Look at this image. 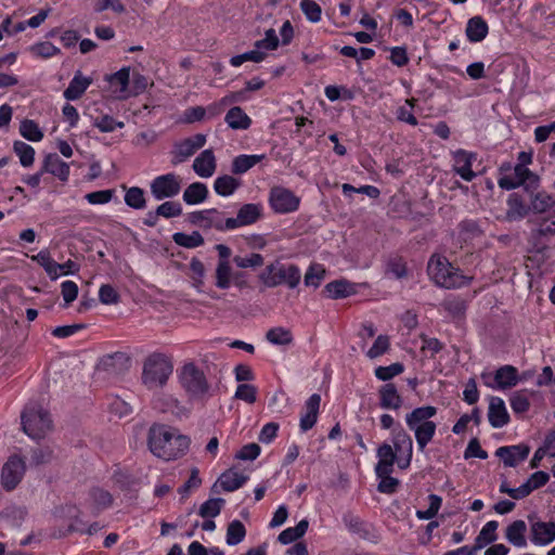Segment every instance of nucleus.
Returning a JSON list of instances; mask_svg holds the SVG:
<instances>
[{"label": "nucleus", "mask_w": 555, "mask_h": 555, "mask_svg": "<svg viewBox=\"0 0 555 555\" xmlns=\"http://www.w3.org/2000/svg\"><path fill=\"white\" fill-rule=\"evenodd\" d=\"M191 439L180 433L178 428L166 424H153L147 433L150 451L165 461L182 457L189 450Z\"/></svg>", "instance_id": "nucleus-1"}, {"label": "nucleus", "mask_w": 555, "mask_h": 555, "mask_svg": "<svg viewBox=\"0 0 555 555\" xmlns=\"http://www.w3.org/2000/svg\"><path fill=\"white\" fill-rule=\"evenodd\" d=\"M428 275L436 285L444 288H459L468 285L473 278L464 275L443 256L434 255L427 266Z\"/></svg>", "instance_id": "nucleus-2"}, {"label": "nucleus", "mask_w": 555, "mask_h": 555, "mask_svg": "<svg viewBox=\"0 0 555 555\" xmlns=\"http://www.w3.org/2000/svg\"><path fill=\"white\" fill-rule=\"evenodd\" d=\"M437 413V409L431 405L414 409L406 414L405 422L408 427L414 431L417 447L423 451L431 441L436 433V424L430 421Z\"/></svg>", "instance_id": "nucleus-3"}, {"label": "nucleus", "mask_w": 555, "mask_h": 555, "mask_svg": "<svg viewBox=\"0 0 555 555\" xmlns=\"http://www.w3.org/2000/svg\"><path fill=\"white\" fill-rule=\"evenodd\" d=\"M258 278L266 287L272 288L286 284L289 288H295L300 282L301 274L297 266L284 264L275 260L268 264Z\"/></svg>", "instance_id": "nucleus-4"}, {"label": "nucleus", "mask_w": 555, "mask_h": 555, "mask_svg": "<svg viewBox=\"0 0 555 555\" xmlns=\"http://www.w3.org/2000/svg\"><path fill=\"white\" fill-rule=\"evenodd\" d=\"M172 370V363L166 356L153 353L144 361L142 382L149 389L163 387Z\"/></svg>", "instance_id": "nucleus-5"}, {"label": "nucleus", "mask_w": 555, "mask_h": 555, "mask_svg": "<svg viewBox=\"0 0 555 555\" xmlns=\"http://www.w3.org/2000/svg\"><path fill=\"white\" fill-rule=\"evenodd\" d=\"M21 418L24 433L35 440L44 438L52 428L50 414L37 404L26 406Z\"/></svg>", "instance_id": "nucleus-6"}, {"label": "nucleus", "mask_w": 555, "mask_h": 555, "mask_svg": "<svg viewBox=\"0 0 555 555\" xmlns=\"http://www.w3.org/2000/svg\"><path fill=\"white\" fill-rule=\"evenodd\" d=\"M181 387L192 399H202L209 391L205 373L193 362L185 363L179 372Z\"/></svg>", "instance_id": "nucleus-7"}, {"label": "nucleus", "mask_w": 555, "mask_h": 555, "mask_svg": "<svg viewBox=\"0 0 555 555\" xmlns=\"http://www.w3.org/2000/svg\"><path fill=\"white\" fill-rule=\"evenodd\" d=\"M498 184L507 191L522 186L527 193H533L540 186V178L527 167L516 165L513 168V173L502 176L498 180Z\"/></svg>", "instance_id": "nucleus-8"}, {"label": "nucleus", "mask_w": 555, "mask_h": 555, "mask_svg": "<svg viewBox=\"0 0 555 555\" xmlns=\"http://www.w3.org/2000/svg\"><path fill=\"white\" fill-rule=\"evenodd\" d=\"M182 179L173 173H166L154 178L150 184L151 194L156 201L171 198L181 191Z\"/></svg>", "instance_id": "nucleus-9"}, {"label": "nucleus", "mask_w": 555, "mask_h": 555, "mask_svg": "<svg viewBox=\"0 0 555 555\" xmlns=\"http://www.w3.org/2000/svg\"><path fill=\"white\" fill-rule=\"evenodd\" d=\"M393 450L399 454L398 466L405 469L410 466L413 454V442L410 435L400 426H396L391 431Z\"/></svg>", "instance_id": "nucleus-10"}, {"label": "nucleus", "mask_w": 555, "mask_h": 555, "mask_svg": "<svg viewBox=\"0 0 555 555\" xmlns=\"http://www.w3.org/2000/svg\"><path fill=\"white\" fill-rule=\"evenodd\" d=\"M25 473L24 461L16 456H10L1 470V483L8 491H12L21 482Z\"/></svg>", "instance_id": "nucleus-11"}, {"label": "nucleus", "mask_w": 555, "mask_h": 555, "mask_svg": "<svg viewBox=\"0 0 555 555\" xmlns=\"http://www.w3.org/2000/svg\"><path fill=\"white\" fill-rule=\"evenodd\" d=\"M262 216V206L260 204H244L237 211L235 218H227L229 229L234 230L256 223Z\"/></svg>", "instance_id": "nucleus-12"}, {"label": "nucleus", "mask_w": 555, "mask_h": 555, "mask_svg": "<svg viewBox=\"0 0 555 555\" xmlns=\"http://www.w3.org/2000/svg\"><path fill=\"white\" fill-rule=\"evenodd\" d=\"M270 204L275 212L286 214L298 208L299 198L289 190L274 188L270 193Z\"/></svg>", "instance_id": "nucleus-13"}, {"label": "nucleus", "mask_w": 555, "mask_h": 555, "mask_svg": "<svg viewBox=\"0 0 555 555\" xmlns=\"http://www.w3.org/2000/svg\"><path fill=\"white\" fill-rule=\"evenodd\" d=\"M530 540L535 545H547L555 541V522L529 517Z\"/></svg>", "instance_id": "nucleus-14"}, {"label": "nucleus", "mask_w": 555, "mask_h": 555, "mask_svg": "<svg viewBox=\"0 0 555 555\" xmlns=\"http://www.w3.org/2000/svg\"><path fill=\"white\" fill-rule=\"evenodd\" d=\"M153 406L162 413H170L178 418L186 417L190 412L178 399L168 393H158L153 400Z\"/></svg>", "instance_id": "nucleus-15"}, {"label": "nucleus", "mask_w": 555, "mask_h": 555, "mask_svg": "<svg viewBox=\"0 0 555 555\" xmlns=\"http://www.w3.org/2000/svg\"><path fill=\"white\" fill-rule=\"evenodd\" d=\"M343 521L351 533L358 534L363 540L376 542L377 535L373 526L363 521L358 516L348 512L344 514Z\"/></svg>", "instance_id": "nucleus-16"}, {"label": "nucleus", "mask_w": 555, "mask_h": 555, "mask_svg": "<svg viewBox=\"0 0 555 555\" xmlns=\"http://www.w3.org/2000/svg\"><path fill=\"white\" fill-rule=\"evenodd\" d=\"M530 448L526 444L501 447L496 449L495 455L500 457L507 467H515L527 459Z\"/></svg>", "instance_id": "nucleus-17"}, {"label": "nucleus", "mask_w": 555, "mask_h": 555, "mask_svg": "<svg viewBox=\"0 0 555 555\" xmlns=\"http://www.w3.org/2000/svg\"><path fill=\"white\" fill-rule=\"evenodd\" d=\"M378 462L375 466L376 475H386L393 472V464L399 461V454L388 443H383L377 449Z\"/></svg>", "instance_id": "nucleus-18"}, {"label": "nucleus", "mask_w": 555, "mask_h": 555, "mask_svg": "<svg viewBox=\"0 0 555 555\" xmlns=\"http://www.w3.org/2000/svg\"><path fill=\"white\" fill-rule=\"evenodd\" d=\"M41 172H49L61 181H67L69 177V166L63 162L57 154L52 153L44 157Z\"/></svg>", "instance_id": "nucleus-19"}, {"label": "nucleus", "mask_w": 555, "mask_h": 555, "mask_svg": "<svg viewBox=\"0 0 555 555\" xmlns=\"http://www.w3.org/2000/svg\"><path fill=\"white\" fill-rule=\"evenodd\" d=\"M475 157V154L464 150L454 153V171L465 181L469 182L476 177V173L472 170V163Z\"/></svg>", "instance_id": "nucleus-20"}, {"label": "nucleus", "mask_w": 555, "mask_h": 555, "mask_svg": "<svg viewBox=\"0 0 555 555\" xmlns=\"http://www.w3.org/2000/svg\"><path fill=\"white\" fill-rule=\"evenodd\" d=\"M193 170L202 178L211 177L217 168L212 150L203 151L193 162Z\"/></svg>", "instance_id": "nucleus-21"}, {"label": "nucleus", "mask_w": 555, "mask_h": 555, "mask_svg": "<svg viewBox=\"0 0 555 555\" xmlns=\"http://www.w3.org/2000/svg\"><path fill=\"white\" fill-rule=\"evenodd\" d=\"M379 406L386 410H398L402 405V398L392 383L383 385L378 390Z\"/></svg>", "instance_id": "nucleus-22"}, {"label": "nucleus", "mask_w": 555, "mask_h": 555, "mask_svg": "<svg viewBox=\"0 0 555 555\" xmlns=\"http://www.w3.org/2000/svg\"><path fill=\"white\" fill-rule=\"evenodd\" d=\"M488 420L492 427L501 428L509 421L504 401L499 397H492L489 404Z\"/></svg>", "instance_id": "nucleus-23"}, {"label": "nucleus", "mask_w": 555, "mask_h": 555, "mask_svg": "<svg viewBox=\"0 0 555 555\" xmlns=\"http://www.w3.org/2000/svg\"><path fill=\"white\" fill-rule=\"evenodd\" d=\"M321 403V397L317 393H313L306 401L305 409L306 412L300 417V429L302 431H308L311 429L318 420L319 409Z\"/></svg>", "instance_id": "nucleus-24"}, {"label": "nucleus", "mask_w": 555, "mask_h": 555, "mask_svg": "<svg viewBox=\"0 0 555 555\" xmlns=\"http://www.w3.org/2000/svg\"><path fill=\"white\" fill-rule=\"evenodd\" d=\"M530 208L527 206L517 193H513L507 199V210L505 214V220L508 222L518 221L527 217Z\"/></svg>", "instance_id": "nucleus-25"}, {"label": "nucleus", "mask_w": 555, "mask_h": 555, "mask_svg": "<svg viewBox=\"0 0 555 555\" xmlns=\"http://www.w3.org/2000/svg\"><path fill=\"white\" fill-rule=\"evenodd\" d=\"M91 82V78L83 77L79 70L76 72L68 87L64 91V98L68 101L78 100L85 93Z\"/></svg>", "instance_id": "nucleus-26"}, {"label": "nucleus", "mask_w": 555, "mask_h": 555, "mask_svg": "<svg viewBox=\"0 0 555 555\" xmlns=\"http://www.w3.org/2000/svg\"><path fill=\"white\" fill-rule=\"evenodd\" d=\"M527 525L524 520L518 519L507 526L505 530L506 540L516 547L527 546Z\"/></svg>", "instance_id": "nucleus-27"}, {"label": "nucleus", "mask_w": 555, "mask_h": 555, "mask_svg": "<svg viewBox=\"0 0 555 555\" xmlns=\"http://www.w3.org/2000/svg\"><path fill=\"white\" fill-rule=\"evenodd\" d=\"M224 120L233 130H246L251 125V119L240 106L230 108L225 114Z\"/></svg>", "instance_id": "nucleus-28"}, {"label": "nucleus", "mask_w": 555, "mask_h": 555, "mask_svg": "<svg viewBox=\"0 0 555 555\" xmlns=\"http://www.w3.org/2000/svg\"><path fill=\"white\" fill-rule=\"evenodd\" d=\"M494 380L500 389H508L517 385V369L512 365L501 366L495 371Z\"/></svg>", "instance_id": "nucleus-29"}, {"label": "nucleus", "mask_w": 555, "mask_h": 555, "mask_svg": "<svg viewBox=\"0 0 555 555\" xmlns=\"http://www.w3.org/2000/svg\"><path fill=\"white\" fill-rule=\"evenodd\" d=\"M247 480L246 475L229 469L219 477L218 483L222 490L232 492L240 489Z\"/></svg>", "instance_id": "nucleus-30"}, {"label": "nucleus", "mask_w": 555, "mask_h": 555, "mask_svg": "<svg viewBox=\"0 0 555 555\" xmlns=\"http://www.w3.org/2000/svg\"><path fill=\"white\" fill-rule=\"evenodd\" d=\"M324 291L328 294L330 298L338 299L346 298L356 294L354 284L346 280H336L325 285Z\"/></svg>", "instance_id": "nucleus-31"}, {"label": "nucleus", "mask_w": 555, "mask_h": 555, "mask_svg": "<svg viewBox=\"0 0 555 555\" xmlns=\"http://www.w3.org/2000/svg\"><path fill=\"white\" fill-rule=\"evenodd\" d=\"M498 527H499V524L495 520H490V521H488L482 527V529L480 530V532L476 537L475 544L473 546L476 552L481 550V548H483L486 545L496 541V539H498V534H496Z\"/></svg>", "instance_id": "nucleus-32"}, {"label": "nucleus", "mask_w": 555, "mask_h": 555, "mask_svg": "<svg viewBox=\"0 0 555 555\" xmlns=\"http://www.w3.org/2000/svg\"><path fill=\"white\" fill-rule=\"evenodd\" d=\"M488 25L480 16L472 17L466 27V36L470 42H479L486 38Z\"/></svg>", "instance_id": "nucleus-33"}, {"label": "nucleus", "mask_w": 555, "mask_h": 555, "mask_svg": "<svg viewBox=\"0 0 555 555\" xmlns=\"http://www.w3.org/2000/svg\"><path fill=\"white\" fill-rule=\"evenodd\" d=\"M531 194L530 210L535 214H544L555 206V201L552 195L546 192L534 191Z\"/></svg>", "instance_id": "nucleus-34"}, {"label": "nucleus", "mask_w": 555, "mask_h": 555, "mask_svg": "<svg viewBox=\"0 0 555 555\" xmlns=\"http://www.w3.org/2000/svg\"><path fill=\"white\" fill-rule=\"evenodd\" d=\"M241 184L242 182L240 179L224 175L215 180L214 190L221 196H230L241 186Z\"/></svg>", "instance_id": "nucleus-35"}, {"label": "nucleus", "mask_w": 555, "mask_h": 555, "mask_svg": "<svg viewBox=\"0 0 555 555\" xmlns=\"http://www.w3.org/2000/svg\"><path fill=\"white\" fill-rule=\"evenodd\" d=\"M208 189L202 182L191 183L183 192V201L189 205H195L207 198Z\"/></svg>", "instance_id": "nucleus-36"}, {"label": "nucleus", "mask_w": 555, "mask_h": 555, "mask_svg": "<svg viewBox=\"0 0 555 555\" xmlns=\"http://www.w3.org/2000/svg\"><path fill=\"white\" fill-rule=\"evenodd\" d=\"M266 156L261 155H240L232 160V172L234 175H242L253 168L256 164L260 163Z\"/></svg>", "instance_id": "nucleus-37"}, {"label": "nucleus", "mask_w": 555, "mask_h": 555, "mask_svg": "<svg viewBox=\"0 0 555 555\" xmlns=\"http://www.w3.org/2000/svg\"><path fill=\"white\" fill-rule=\"evenodd\" d=\"M309 522L307 519L300 520L295 527H289L285 530H283L279 537L278 541L282 544H289L297 539L301 538L307 529H308Z\"/></svg>", "instance_id": "nucleus-38"}, {"label": "nucleus", "mask_w": 555, "mask_h": 555, "mask_svg": "<svg viewBox=\"0 0 555 555\" xmlns=\"http://www.w3.org/2000/svg\"><path fill=\"white\" fill-rule=\"evenodd\" d=\"M227 218L223 217V212L216 208L207 209L205 216L204 230L216 229L217 231H230L228 228Z\"/></svg>", "instance_id": "nucleus-39"}, {"label": "nucleus", "mask_w": 555, "mask_h": 555, "mask_svg": "<svg viewBox=\"0 0 555 555\" xmlns=\"http://www.w3.org/2000/svg\"><path fill=\"white\" fill-rule=\"evenodd\" d=\"M550 479L547 473L539 470L533 473L526 482H524L521 488L522 499L528 496L533 490L543 487Z\"/></svg>", "instance_id": "nucleus-40"}, {"label": "nucleus", "mask_w": 555, "mask_h": 555, "mask_svg": "<svg viewBox=\"0 0 555 555\" xmlns=\"http://www.w3.org/2000/svg\"><path fill=\"white\" fill-rule=\"evenodd\" d=\"M173 242L185 248H195L204 244V237L197 231L186 234L183 232H177L172 235Z\"/></svg>", "instance_id": "nucleus-41"}, {"label": "nucleus", "mask_w": 555, "mask_h": 555, "mask_svg": "<svg viewBox=\"0 0 555 555\" xmlns=\"http://www.w3.org/2000/svg\"><path fill=\"white\" fill-rule=\"evenodd\" d=\"M233 278L232 268L230 263L218 262L215 271V285L220 289H227L231 285Z\"/></svg>", "instance_id": "nucleus-42"}, {"label": "nucleus", "mask_w": 555, "mask_h": 555, "mask_svg": "<svg viewBox=\"0 0 555 555\" xmlns=\"http://www.w3.org/2000/svg\"><path fill=\"white\" fill-rule=\"evenodd\" d=\"M90 498L93 503V507L95 508L96 513L108 508L113 504V496L112 494L101 488H93L90 491Z\"/></svg>", "instance_id": "nucleus-43"}, {"label": "nucleus", "mask_w": 555, "mask_h": 555, "mask_svg": "<svg viewBox=\"0 0 555 555\" xmlns=\"http://www.w3.org/2000/svg\"><path fill=\"white\" fill-rule=\"evenodd\" d=\"M15 154L20 158V163L23 167H30L35 160V150L29 144L23 141H15L13 145Z\"/></svg>", "instance_id": "nucleus-44"}, {"label": "nucleus", "mask_w": 555, "mask_h": 555, "mask_svg": "<svg viewBox=\"0 0 555 555\" xmlns=\"http://www.w3.org/2000/svg\"><path fill=\"white\" fill-rule=\"evenodd\" d=\"M246 535V529L242 521L233 520L227 528V544L236 545L241 543Z\"/></svg>", "instance_id": "nucleus-45"}, {"label": "nucleus", "mask_w": 555, "mask_h": 555, "mask_svg": "<svg viewBox=\"0 0 555 555\" xmlns=\"http://www.w3.org/2000/svg\"><path fill=\"white\" fill-rule=\"evenodd\" d=\"M125 203L133 209H143L146 206L144 191L141 188L132 186L125 194Z\"/></svg>", "instance_id": "nucleus-46"}, {"label": "nucleus", "mask_w": 555, "mask_h": 555, "mask_svg": "<svg viewBox=\"0 0 555 555\" xmlns=\"http://www.w3.org/2000/svg\"><path fill=\"white\" fill-rule=\"evenodd\" d=\"M195 150L192 147V145L189 143L186 139H184L181 142H178L175 144L173 151H172V160L171 163L173 165H178L184 160H186L189 157L195 154Z\"/></svg>", "instance_id": "nucleus-47"}, {"label": "nucleus", "mask_w": 555, "mask_h": 555, "mask_svg": "<svg viewBox=\"0 0 555 555\" xmlns=\"http://www.w3.org/2000/svg\"><path fill=\"white\" fill-rule=\"evenodd\" d=\"M223 504L221 498L209 499L201 505L198 514L203 518H214L220 514Z\"/></svg>", "instance_id": "nucleus-48"}, {"label": "nucleus", "mask_w": 555, "mask_h": 555, "mask_svg": "<svg viewBox=\"0 0 555 555\" xmlns=\"http://www.w3.org/2000/svg\"><path fill=\"white\" fill-rule=\"evenodd\" d=\"M266 338L273 345H288L293 340L291 331L281 326L269 330Z\"/></svg>", "instance_id": "nucleus-49"}, {"label": "nucleus", "mask_w": 555, "mask_h": 555, "mask_svg": "<svg viewBox=\"0 0 555 555\" xmlns=\"http://www.w3.org/2000/svg\"><path fill=\"white\" fill-rule=\"evenodd\" d=\"M233 262L236 264L237 268L241 269L257 268L263 264L264 258L262 255L258 253H250L246 256H234Z\"/></svg>", "instance_id": "nucleus-50"}, {"label": "nucleus", "mask_w": 555, "mask_h": 555, "mask_svg": "<svg viewBox=\"0 0 555 555\" xmlns=\"http://www.w3.org/2000/svg\"><path fill=\"white\" fill-rule=\"evenodd\" d=\"M20 132L25 139L34 142H38L43 138V133L38 125L30 119H24L21 122Z\"/></svg>", "instance_id": "nucleus-51"}, {"label": "nucleus", "mask_w": 555, "mask_h": 555, "mask_svg": "<svg viewBox=\"0 0 555 555\" xmlns=\"http://www.w3.org/2000/svg\"><path fill=\"white\" fill-rule=\"evenodd\" d=\"M299 7L309 22L321 21L322 9L314 0H300Z\"/></svg>", "instance_id": "nucleus-52"}, {"label": "nucleus", "mask_w": 555, "mask_h": 555, "mask_svg": "<svg viewBox=\"0 0 555 555\" xmlns=\"http://www.w3.org/2000/svg\"><path fill=\"white\" fill-rule=\"evenodd\" d=\"M190 270L193 285L197 289H201L204 285V280L206 275V269L204 263L199 259L193 258L190 262Z\"/></svg>", "instance_id": "nucleus-53"}, {"label": "nucleus", "mask_w": 555, "mask_h": 555, "mask_svg": "<svg viewBox=\"0 0 555 555\" xmlns=\"http://www.w3.org/2000/svg\"><path fill=\"white\" fill-rule=\"evenodd\" d=\"M30 51L42 59H49L61 53V50L49 41L35 43L30 47Z\"/></svg>", "instance_id": "nucleus-54"}, {"label": "nucleus", "mask_w": 555, "mask_h": 555, "mask_svg": "<svg viewBox=\"0 0 555 555\" xmlns=\"http://www.w3.org/2000/svg\"><path fill=\"white\" fill-rule=\"evenodd\" d=\"M264 57H266V53L263 51H259L258 49L255 48V50L232 56L230 60V64L234 67H237L247 61L259 63V62L263 61Z\"/></svg>", "instance_id": "nucleus-55"}, {"label": "nucleus", "mask_w": 555, "mask_h": 555, "mask_svg": "<svg viewBox=\"0 0 555 555\" xmlns=\"http://www.w3.org/2000/svg\"><path fill=\"white\" fill-rule=\"evenodd\" d=\"M386 273L392 274L396 279H403L408 275L406 263L401 257H393L387 261Z\"/></svg>", "instance_id": "nucleus-56"}, {"label": "nucleus", "mask_w": 555, "mask_h": 555, "mask_svg": "<svg viewBox=\"0 0 555 555\" xmlns=\"http://www.w3.org/2000/svg\"><path fill=\"white\" fill-rule=\"evenodd\" d=\"M511 408L515 413H524L528 411L530 402L526 390L515 391L511 397Z\"/></svg>", "instance_id": "nucleus-57"}, {"label": "nucleus", "mask_w": 555, "mask_h": 555, "mask_svg": "<svg viewBox=\"0 0 555 555\" xmlns=\"http://www.w3.org/2000/svg\"><path fill=\"white\" fill-rule=\"evenodd\" d=\"M404 370V366L403 364L397 362V363H392L388 366H378L376 370H375V376L380 379V380H389L391 379L392 377L401 374Z\"/></svg>", "instance_id": "nucleus-58"}, {"label": "nucleus", "mask_w": 555, "mask_h": 555, "mask_svg": "<svg viewBox=\"0 0 555 555\" xmlns=\"http://www.w3.org/2000/svg\"><path fill=\"white\" fill-rule=\"evenodd\" d=\"M442 307L453 318H461L466 311V304L461 298L447 299L443 301Z\"/></svg>", "instance_id": "nucleus-59"}, {"label": "nucleus", "mask_w": 555, "mask_h": 555, "mask_svg": "<svg viewBox=\"0 0 555 555\" xmlns=\"http://www.w3.org/2000/svg\"><path fill=\"white\" fill-rule=\"evenodd\" d=\"M94 127H96L101 132H113L116 128H124L125 124L122 121H116L112 116L104 115L100 118H95L93 121Z\"/></svg>", "instance_id": "nucleus-60"}, {"label": "nucleus", "mask_w": 555, "mask_h": 555, "mask_svg": "<svg viewBox=\"0 0 555 555\" xmlns=\"http://www.w3.org/2000/svg\"><path fill=\"white\" fill-rule=\"evenodd\" d=\"M99 300L104 305H116L120 296L112 285L103 284L99 289Z\"/></svg>", "instance_id": "nucleus-61"}, {"label": "nucleus", "mask_w": 555, "mask_h": 555, "mask_svg": "<svg viewBox=\"0 0 555 555\" xmlns=\"http://www.w3.org/2000/svg\"><path fill=\"white\" fill-rule=\"evenodd\" d=\"M279 46V38L273 28H270L266 31V37L263 39L257 40L255 42V48L259 51L264 50H275Z\"/></svg>", "instance_id": "nucleus-62"}, {"label": "nucleus", "mask_w": 555, "mask_h": 555, "mask_svg": "<svg viewBox=\"0 0 555 555\" xmlns=\"http://www.w3.org/2000/svg\"><path fill=\"white\" fill-rule=\"evenodd\" d=\"M377 478L380 479L377 490L382 493L392 494L397 491L399 486V480L390 476V474L386 475H376Z\"/></svg>", "instance_id": "nucleus-63"}, {"label": "nucleus", "mask_w": 555, "mask_h": 555, "mask_svg": "<svg viewBox=\"0 0 555 555\" xmlns=\"http://www.w3.org/2000/svg\"><path fill=\"white\" fill-rule=\"evenodd\" d=\"M324 274L325 270L321 266H311L305 275V284L307 286L318 287L324 279Z\"/></svg>", "instance_id": "nucleus-64"}]
</instances>
